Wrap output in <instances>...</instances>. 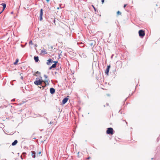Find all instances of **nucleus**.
<instances>
[{"instance_id": "f257e3e1", "label": "nucleus", "mask_w": 160, "mask_h": 160, "mask_svg": "<svg viewBox=\"0 0 160 160\" xmlns=\"http://www.w3.org/2000/svg\"><path fill=\"white\" fill-rule=\"evenodd\" d=\"M44 82V80L41 79L37 78L36 80L34 82V84L37 85H42V83Z\"/></svg>"}, {"instance_id": "f03ea898", "label": "nucleus", "mask_w": 160, "mask_h": 160, "mask_svg": "<svg viewBox=\"0 0 160 160\" xmlns=\"http://www.w3.org/2000/svg\"><path fill=\"white\" fill-rule=\"evenodd\" d=\"M114 131L112 128H107L106 133L107 134L112 135L114 134Z\"/></svg>"}, {"instance_id": "7ed1b4c3", "label": "nucleus", "mask_w": 160, "mask_h": 160, "mask_svg": "<svg viewBox=\"0 0 160 160\" xmlns=\"http://www.w3.org/2000/svg\"><path fill=\"white\" fill-rule=\"evenodd\" d=\"M139 35L141 38H143L145 35V31L144 30L141 29L138 31Z\"/></svg>"}, {"instance_id": "20e7f679", "label": "nucleus", "mask_w": 160, "mask_h": 160, "mask_svg": "<svg viewBox=\"0 0 160 160\" xmlns=\"http://www.w3.org/2000/svg\"><path fill=\"white\" fill-rule=\"evenodd\" d=\"M42 15H43V9H41L40 10V18L39 20L40 21H42Z\"/></svg>"}, {"instance_id": "39448f33", "label": "nucleus", "mask_w": 160, "mask_h": 160, "mask_svg": "<svg viewBox=\"0 0 160 160\" xmlns=\"http://www.w3.org/2000/svg\"><path fill=\"white\" fill-rule=\"evenodd\" d=\"M68 98L67 97L64 98L62 101V104H65L68 101Z\"/></svg>"}, {"instance_id": "423d86ee", "label": "nucleus", "mask_w": 160, "mask_h": 160, "mask_svg": "<svg viewBox=\"0 0 160 160\" xmlns=\"http://www.w3.org/2000/svg\"><path fill=\"white\" fill-rule=\"evenodd\" d=\"M50 93L51 94H53L54 93H55V89H54L53 88H50Z\"/></svg>"}, {"instance_id": "0eeeda50", "label": "nucleus", "mask_w": 160, "mask_h": 160, "mask_svg": "<svg viewBox=\"0 0 160 160\" xmlns=\"http://www.w3.org/2000/svg\"><path fill=\"white\" fill-rule=\"evenodd\" d=\"M52 60L51 59L49 58L47 61V64L48 65H49L51 63H52Z\"/></svg>"}, {"instance_id": "6e6552de", "label": "nucleus", "mask_w": 160, "mask_h": 160, "mask_svg": "<svg viewBox=\"0 0 160 160\" xmlns=\"http://www.w3.org/2000/svg\"><path fill=\"white\" fill-rule=\"evenodd\" d=\"M32 156L33 158H35L36 157V152L35 151H31Z\"/></svg>"}, {"instance_id": "1a4fd4ad", "label": "nucleus", "mask_w": 160, "mask_h": 160, "mask_svg": "<svg viewBox=\"0 0 160 160\" xmlns=\"http://www.w3.org/2000/svg\"><path fill=\"white\" fill-rule=\"evenodd\" d=\"M3 7V9L2 10V12H3V11L4 10L5 8L6 7V5L5 3H2L1 4H0Z\"/></svg>"}, {"instance_id": "9d476101", "label": "nucleus", "mask_w": 160, "mask_h": 160, "mask_svg": "<svg viewBox=\"0 0 160 160\" xmlns=\"http://www.w3.org/2000/svg\"><path fill=\"white\" fill-rule=\"evenodd\" d=\"M34 59L36 62H38L39 61V58L38 56H35L34 57Z\"/></svg>"}, {"instance_id": "9b49d317", "label": "nucleus", "mask_w": 160, "mask_h": 160, "mask_svg": "<svg viewBox=\"0 0 160 160\" xmlns=\"http://www.w3.org/2000/svg\"><path fill=\"white\" fill-rule=\"evenodd\" d=\"M18 142V141L17 140H14L13 142H12V146H15L17 143Z\"/></svg>"}, {"instance_id": "f8f14e48", "label": "nucleus", "mask_w": 160, "mask_h": 160, "mask_svg": "<svg viewBox=\"0 0 160 160\" xmlns=\"http://www.w3.org/2000/svg\"><path fill=\"white\" fill-rule=\"evenodd\" d=\"M49 79L46 80L45 81H44V82H43L45 83L46 84H47V85H49Z\"/></svg>"}, {"instance_id": "ddd939ff", "label": "nucleus", "mask_w": 160, "mask_h": 160, "mask_svg": "<svg viewBox=\"0 0 160 160\" xmlns=\"http://www.w3.org/2000/svg\"><path fill=\"white\" fill-rule=\"evenodd\" d=\"M109 71V69H108V68H107L106 69V70L105 71V73L106 75H108Z\"/></svg>"}, {"instance_id": "4468645a", "label": "nucleus", "mask_w": 160, "mask_h": 160, "mask_svg": "<svg viewBox=\"0 0 160 160\" xmlns=\"http://www.w3.org/2000/svg\"><path fill=\"white\" fill-rule=\"evenodd\" d=\"M41 52L43 53L44 54H47V52L46 51V50L45 49H43L41 50Z\"/></svg>"}, {"instance_id": "2eb2a0df", "label": "nucleus", "mask_w": 160, "mask_h": 160, "mask_svg": "<svg viewBox=\"0 0 160 160\" xmlns=\"http://www.w3.org/2000/svg\"><path fill=\"white\" fill-rule=\"evenodd\" d=\"M47 85V84H46L45 83L43 82V86H42V88L43 89L44 88L46 87Z\"/></svg>"}, {"instance_id": "dca6fc26", "label": "nucleus", "mask_w": 160, "mask_h": 160, "mask_svg": "<svg viewBox=\"0 0 160 160\" xmlns=\"http://www.w3.org/2000/svg\"><path fill=\"white\" fill-rule=\"evenodd\" d=\"M19 60L18 59H17L16 60L15 62H14L13 64L14 65H17V63L18 62Z\"/></svg>"}, {"instance_id": "f3484780", "label": "nucleus", "mask_w": 160, "mask_h": 160, "mask_svg": "<svg viewBox=\"0 0 160 160\" xmlns=\"http://www.w3.org/2000/svg\"><path fill=\"white\" fill-rule=\"evenodd\" d=\"M38 74V75H40L41 74L40 72H39V71H37L34 74V75L36 76H38L37 75H36V74Z\"/></svg>"}, {"instance_id": "a211bd4d", "label": "nucleus", "mask_w": 160, "mask_h": 160, "mask_svg": "<svg viewBox=\"0 0 160 160\" xmlns=\"http://www.w3.org/2000/svg\"><path fill=\"white\" fill-rule=\"evenodd\" d=\"M59 52H60L59 53V58H61V57L62 56V54H61L62 51H60Z\"/></svg>"}, {"instance_id": "6ab92c4d", "label": "nucleus", "mask_w": 160, "mask_h": 160, "mask_svg": "<svg viewBox=\"0 0 160 160\" xmlns=\"http://www.w3.org/2000/svg\"><path fill=\"white\" fill-rule=\"evenodd\" d=\"M121 14V12H120L119 11H118L117 12V14L118 15H120Z\"/></svg>"}, {"instance_id": "aec40b11", "label": "nucleus", "mask_w": 160, "mask_h": 160, "mask_svg": "<svg viewBox=\"0 0 160 160\" xmlns=\"http://www.w3.org/2000/svg\"><path fill=\"white\" fill-rule=\"evenodd\" d=\"M56 64H53L52 65V66L53 67V68H55L56 67Z\"/></svg>"}, {"instance_id": "412c9836", "label": "nucleus", "mask_w": 160, "mask_h": 160, "mask_svg": "<svg viewBox=\"0 0 160 160\" xmlns=\"http://www.w3.org/2000/svg\"><path fill=\"white\" fill-rule=\"evenodd\" d=\"M29 44H31V45H32V40H30L29 42Z\"/></svg>"}, {"instance_id": "4be33fe9", "label": "nucleus", "mask_w": 160, "mask_h": 160, "mask_svg": "<svg viewBox=\"0 0 160 160\" xmlns=\"http://www.w3.org/2000/svg\"><path fill=\"white\" fill-rule=\"evenodd\" d=\"M52 62H54V64H56V65H57V64L58 63V62L57 61H52Z\"/></svg>"}, {"instance_id": "5701e85b", "label": "nucleus", "mask_w": 160, "mask_h": 160, "mask_svg": "<svg viewBox=\"0 0 160 160\" xmlns=\"http://www.w3.org/2000/svg\"><path fill=\"white\" fill-rule=\"evenodd\" d=\"M44 77L45 78H48V76L47 75H44Z\"/></svg>"}, {"instance_id": "b1692460", "label": "nucleus", "mask_w": 160, "mask_h": 160, "mask_svg": "<svg viewBox=\"0 0 160 160\" xmlns=\"http://www.w3.org/2000/svg\"><path fill=\"white\" fill-rule=\"evenodd\" d=\"M111 67L110 65H109L108 66H107V68H108V69H110V68Z\"/></svg>"}, {"instance_id": "393cba45", "label": "nucleus", "mask_w": 160, "mask_h": 160, "mask_svg": "<svg viewBox=\"0 0 160 160\" xmlns=\"http://www.w3.org/2000/svg\"><path fill=\"white\" fill-rule=\"evenodd\" d=\"M40 86H38V88H42V86H43V83H42V85H40Z\"/></svg>"}, {"instance_id": "a878e982", "label": "nucleus", "mask_w": 160, "mask_h": 160, "mask_svg": "<svg viewBox=\"0 0 160 160\" xmlns=\"http://www.w3.org/2000/svg\"><path fill=\"white\" fill-rule=\"evenodd\" d=\"M53 68V67L51 66L49 68V70H51Z\"/></svg>"}, {"instance_id": "bb28decb", "label": "nucleus", "mask_w": 160, "mask_h": 160, "mask_svg": "<svg viewBox=\"0 0 160 160\" xmlns=\"http://www.w3.org/2000/svg\"><path fill=\"white\" fill-rule=\"evenodd\" d=\"M102 4L104 2V0H102L101 1Z\"/></svg>"}, {"instance_id": "cd10ccee", "label": "nucleus", "mask_w": 160, "mask_h": 160, "mask_svg": "<svg viewBox=\"0 0 160 160\" xmlns=\"http://www.w3.org/2000/svg\"><path fill=\"white\" fill-rule=\"evenodd\" d=\"M127 5V4H124V6H123V8H125Z\"/></svg>"}, {"instance_id": "c85d7f7f", "label": "nucleus", "mask_w": 160, "mask_h": 160, "mask_svg": "<svg viewBox=\"0 0 160 160\" xmlns=\"http://www.w3.org/2000/svg\"><path fill=\"white\" fill-rule=\"evenodd\" d=\"M92 6L93 7V8L95 11H96V9L94 7L93 5H92Z\"/></svg>"}, {"instance_id": "c756f323", "label": "nucleus", "mask_w": 160, "mask_h": 160, "mask_svg": "<svg viewBox=\"0 0 160 160\" xmlns=\"http://www.w3.org/2000/svg\"><path fill=\"white\" fill-rule=\"evenodd\" d=\"M93 42H92V43H91L90 44L91 46H92L93 45Z\"/></svg>"}, {"instance_id": "7c9ffc66", "label": "nucleus", "mask_w": 160, "mask_h": 160, "mask_svg": "<svg viewBox=\"0 0 160 160\" xmlns=\"http://www.w3.org/2000/svg\"><path fill=\"white\" fill-rule=\"evenodd\" d=\"M40 154H41V152H40V151L39 152H38V154L39 155Z\"/></svg>"}, {"instance_id": "2f4dec72", "label": "nucleus", "mask_w": 160, "mask_h": 160, "mask_svg": "<svg viewBox=\"0 0 160 160\" xmlns=\"http://www.w3.org/2000/svg\"><path fill=\"white\" fill-rule=\"evenodd\" d=\"M90 158H91L90 157H88V158H87V159H90Z\"/></svg>"}, {"instance_id": "473e14b6", "label": "nucleus", "mask_w": 160, "mask_h": 160, "mask_svg": "<svg viewBox=\"0 0 160 160\" xmlns=\"http://www.w3.org/2000/svg\"><path fill=\"white\" fill-rule=\"evenodd\" d=\"M55 19H54V20H53V22L54 23H55Z\"/></svg>"}, {"instance_id": "72a5a7b5", "label": "nucleus", "mask_w": 160, "mask_h": 160, "mask_svg": "<svg viewBox=\"0 0 160 160\" xmlns=\"http://www.w3.org/2000/svg\"><path fill=\"white\" fill-rule=\"evenodd\" d=\"M47 2H48L50 0H46Z\"/></svg>"}, {"instance_id": "f704fd0d", "label": "nucleus", "mask_w": 160, "mask_h": 160, "mask_svg": "<svg viewBox=\"0 0 160 160\" xmlns=\"http://www.w3.org/2000/svg\"><path fill=\"white\" fill-rule=\"evenodd\" d=\"M14 101V99H13L12 100H11L12 101Z\"/></svg>"}, {"instance_id": "c9c22d12", "label": "nucleus", "mask_w": 160, "mask_h": 160, "mask_svg": "<svg viewBox=\"0 0 160 160\" xmlns=\"http://www.w3.org/2000/svg\"><path fill=\"white\" fill-rule=\"evenodd\" d=\"M11 14H13V12H11Z\"/></svg>"}, {"instance_id": "e433bc0d", "label": "nucleus", "mask_w": 160, "mask_h": 160, "mask_svg": "<svg viewBox=\"0 0 160 160\" xmlns=\"http://www.w3.org/2000/svg\"><path fill=\"white\" fill-rule=\"evenodd\" d=\"M23 78L22 77H21V79H22Z\"/></svg>"}, {"instance_id": "4c0bfd02", "label": "nucleus", "mask_w": 160, "mask_h": 160, "mask_svg": "<svg viewBox=\"0 0 160 160\" xmlns=\"http://www.w3.org/2000/svg\"><path fill=\"white\" fill-rule=\"evenodd\" d=\"M23 154H26V153L25 152H23Z\"/></svg>"}, {"instance_id": "58836bf2", "label": "nucleus", "mask_w": 160, "mask_h": 160, "mask_svg": "<svg viewBox=\"0 0 160 160\" xmlns=\"http://www.w3.org/2000/svg\"><path fill=\"white\" fill-rule=\"evenodd\" d=\"M2 12V11L1 12H0V14Z\"/></svg>"}, {"instance_id": "ea45409f", "label": "nucleus", "mask_w": 160, "mask_h": 160, "mask_svg": "<svg viewBox=\"0 0 160 160\" xmlns=\"http://www.w3.org/2000/svg\"><path fill=\"white\" fill-rule=\"evenodd\" d=\"M35 47H36V46L37 47V44H36V45H35Z\"/></svg>"}, {"instance_id": "a19ab883", "label": "nucleus", "mask_w": 160, "mask_h": 160, "mask_svg": "<svg viewBox=\"0 0 160 160\" xmlns=\"http://www.w3.org/2000/svg\"><path fill=\"white\" fill-rule=\"evenodd\" d=\"M126 124H127L128 123H127V122L126 121Z\"/></svg>"}, {"instance_id": "79ce46f5", "label": "nucleus", "mask_w": 160, "mask_h": 160, "mask_svg": "<svg viewBox=\"0 0 160 160\" xmlns=\"http://www.w3.org/2000/svg\"><path fill=\"white\" fill-rule=\"evenodd\" d=\"M33 139H36V138H33Z\"/></svg>"}, {"instance_id": "37998d69", "label": "nucleus", "mask_w": 160, "mask_h": 160, "mask_svg": "<svg viewBox=\"0 0 160 160\" xmlns=\"http://www.w3.org/2000/svg\"><path fill=\"white\" fill-rule=\"evenodd\" d=\"M79 154V152H78V154Z\"/></svg>"}, {"instance_id": "c03bdc74", "label": "nucleus", "mask_w": 160, "mask_h": 160, "mask_svg": "<svg viewBox=\"0 0 160 160\" xmlns=\"http://www.w3.org/2000/svg\"><path fill=\"white\" fill-rule=\"evenodd\" d=\"M21 158H22V159H23V158H22V157H21Z\"/></svg>"}, {"instance_id": "a18cd8bd", "label": "nucleus", "mask_w": 160, "mask_h": 160, "mask_svg": "<svg viewBox=\"0 0 160 160\" xmlns=\"http://www.w3.org/2000/svg\"><path fill=\"white\" fill-rule=\"evenodd\" d=\"M55 74H56V73H57V72H55Z\"/></svg>"}, {"instance_id": "49530a36", "label": "nucleus", "mask_w": 160, "mask_h": 160, "mask_svg": "<svg viewBox=\"0 0 160 160\" xmlns=\"http://www.w3.org/2000/svg\"><path fill=\"white\" fill-rule=\"evenodd\" d=\"M127 100V98L125 99V101Z\"/></svg>"}]
</instances>
